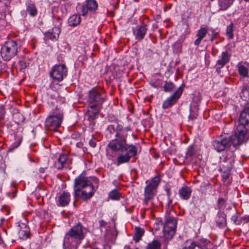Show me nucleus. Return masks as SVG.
Returning <instances> with one entry per match:
<instances>
[{"mask_svg": "<svg viewBox=\"0 0 249 249\" xmlns=\"http://www.w3.org/2000/svg\"><path fill=\"white\" fill-rule=\"evenodd\" d=\"M119 139H112L107 144V147L113 152H126L123 154L120 153L117 157L116 165L128 163L131 158L134 157L137 155V148L132 144H127V135H122L120 133H117Z\"/></svg>", "mask_w": 249, "mask_h": 249, "instance_id": "obj_1", "label": "nucleus"}, {"mask_svg": "<svg viewBox=\"0 0 249 249\" xmlns=\"http://www.w3.org/2000/svg\"><path fill=\"white\" fill-rule=\"evenodd\" d=\"M99 182L97 177H86V174L83 172L74 179V196L80 197L84 201L89 200L96 191L94 184L98 186Z\"/></svg>", "mask_w": 249, "mask_h": 249, "instance_id": "obj_2", "label": "nucleus"}, {"mask_svg": "<svg viewBox=\"0 0 249 249\" xmlns=\"http://www.w3.org/2000/svg\"><path fill=\"white\" fill-rule=\"evenodd\" d=\"M247 142L235 131V133L233 135H219L213 141L212 146L217 152L220 153L224 151L225 152L226 151H231L230 149L231 146H233L235 149H238L241 145Z\"/></svg>", "mask_w": 249, "mask_h": 249, "instance_id": "obj_3", "label": "nucleus"}, {"mask_svg": "<svg viewBox=\"0 0 249 249\" xmlns=\"http://www.w3.org/2000/svg\"><path fill=\"white\" fill-rule=\"evenodd\" d=\"M107 98L105 90L95 87L88 91L87 103L89 106H92V107L103 108V104L107 101Z\"/></svg>", "mask_w": 249, "mask_h": 249, "instance_id": "obj_4", "label": "nucleus"}, {"mask_svg": "<svg viewBox=\"0 0 249 249\" xmlns=\"http://www.w3.org/2000/svg\"><path fill=\"white\" fill-rule=\"evenodd\" d=\"M20 42L18 40H8L2 46L0 55L5 61H9L16 56L20 50Z\"/></svg>", "mask_w": 249, "mask_h": 249, "instance_id": "obj_5", "label": "nucleus"}, {"mask_svg": "<svg viewBox=\"0 0 249 249\" xmlns=\"http://www.w3.org/2000/svg\"><path fill=\"white\" fill-rule=\"evenodd\" d=\"M107 121L110 123H114L117 124L116 126H115V125L112 124L107 125L106 130L107 135H108L110 138H111L112 135L115 134V138L114 139H119V137L118 138L117 137V133L118 132L120 133L122 135H128L127 132L129 131H132V130L131 127L129 125L124 127L123 124H119L120 121L117 118L113 115H108L107 116Z\"/></svg>", "mask_w": 249, "mask_h": 249, "instance_id": "obj_6", "label": "nucleus"}, {"mask_svg": "<svg viewBox=\"0 0 249 249\" xmlns=\"http://www.w3.org/2000/svg\"><path fill=\"white\" fill-rule=\"evenodd\" d=\"M63 119V111L56 107L54 109H52L51 114L45 120V128L52 131H56L61 124Z\"/></svg>", "mask_w": 249, "mask_h": 249, "instance_id": "obj_7", "label": "nucleus"}, {"mask_svg": "<svg viewBox=\"0 0 249 249\" xmlns=\"http://www.w3.org/2000/svg\"><path fill=\"white\" fill-rule=\"evenodd\" d=\"M162 176L158 174L153 178H152L149 182L145 186L144 190V198L143 204L147 205L148 202L152 200L156 195L157 189L159 185Z\"/></svg>", "mask_w": 249, "mask_h": 249, "instance_id": "obj_8", "label": "nucleus"}, {"mask_svg": "<svg viewBox=\"0 0 249 249\" xmlns=\"http://www.w3.org/2000/svg\"><path fill=\"white\" fill-rule=\"evenodd\" d=\"M177 225V221L174 217H170L167 219L163 225L161 238L166 247L175 234Z\"/></svg>", "mask_w": 249, "mask_h": 249, "instance_id": "obj_9", "label": "nucleus"}, {"mask_svg": "<svg viewBox=\"0 0 249 249\" xmlns=\"http://www.w3.org/2000/svg\"><path fill=\"white\" fill-rule=\"evenodd\" d=\"M249 125V107H245L240 112L239 117V124L237 126L235 131L239 135L241 136L247 141L249 136H248V128Z\"/></svg>", "mask_w": 249, "mask_h": 249, "instance_id": "obj_10", "label": "nucleus"}, {"mask_svg": "<svg viewBox=\"0 0 249 249\" xmlns=\"http://www.w3.org/2000/svg\"><path fill=\"white\" fill-rule=\"evenodd\" d=\"M84 238V235L82 230V225L80 222H78L76 225L74 226L65 235L63 247L64 249H67L66 246L67 245H70L73 240L79 241Z\"/></svg>", "mask_w": 249, "mask_h": 249, "instance_id": "obj_11", "label": "nucleus"}, {"mask_svg": "<svg viewBox=\"0 0 249 249\" xmlns=\"http://www.w3.org/2000/svg\"><path fill=\"white\" fill-rule=\"evenodd\" d=\"M235 157L234 151H226L224 152L220 158L222 161L219 166L218 171L231 172L234 166Z\"/></svg>", "mask_w": 249, "mask_h": 249, "instance_id": "obj_12", "label": "nucleus"}, {"mask_svg": "<svg viewBox=\"0 0 249 249\" xmlns=\"http://www.w3.org/2000/svg\"><path fill=\"white\" fill-rule=\"evenodd\" d=\"M68 75V68L67 65H54L49 72V76L53 82H61Z\"/></svg>", "mask_w": 249, "mask_h": 249, "instance_id": "obj_13", "label": "nucleus"}, {"mask_svg": "<svg viewBox=\"0 0 249 249\" xmlns=\"http://www.w3.org/2000/svg\"><path fill=\"white\" fill-rule=\"evenodd\" d=\"M98 7V4L96 0H86L83 3H77L76 11L80 15L85 17L89 14H95Z\"/></svg>", "mask_w": 249, "mask_h": 249, "instance_id": "obj_14", "label": "nucleus"}, {"mask_svg": "<svg viewBox=\"0 0 249 249\" xmlns=\"http://www.w3.org/2000/svg\"><path fill=\"white\" fill-rule=\"evenodd\" d=\"M184 85H182L170 96L164 100L162 105V108L164 110L171 108L176 105L180 98L183 91Z\"/></svg>", "mask_w": 249, "mask_h": 249, "instance_id": "obj_15", "label": "nucleus"}, {"mask_svg": "<svg viewBox=\"0 0 249 249\" xmlns=\"http://www.w3.org/2000/svg\"><path fill=\"white\" fill-rule=\"evenodd\" d=\"M72 159L68 155L62 153L59 155L58 158L54 164V167L58 170L63 169H71V168Z\"/></svg>", "mask_w": 249, "mask_h": 249, "instance_id": "obj_16", "label": "nucleus"}, {"mask_svg": "<svg viewBox=\"0 0 249 249\" xmlns=\"http://www.w3.org/2000/svg\"><path fill=\"white\" fill-rule=\"evenodd\" d=\"M58 20L59 24L57 25H55L51 30L43 33L45 40H50L54 42L58 40L61 33L62 24L61 22H60L61 20L58 19Z\"/></svg>", "mask_w": 249, "mask_h": 249, "instance_id": "obj_17", "label": "nucleus"}, {"mask_svg": "<svg viewBox=\"0 0 249 249\" xmlns=\"http://www.w3.org/2000/svg\"><path fill=\"white\" fill-rule=\"evenodd\" d=\"M148 30L147 25L142 21L140 25H137L132 28V32L135 38L138 41H141L145 37Z\"/></svg>", "mask_w": 249, "mask_h": 249, "instance_id": "obj_18", "label": "nucleus"}, {"mask_svg": "<svg viewBox=\"0 0 249 249\" xmlns=\"http://www.w3.org/2000/svg\"><path fill=\"white\" fill-rule=\"evenodd\" d=\"M201 100V98L198 94L195 96L193 101L190 107V114L188 116L189 120L194 121L196 120L198 115L199 103Z\"/></svg>", "mask_w": 249, "mask_h": 249, "instance_id": "obj_19", "label": "nucleus"}, {"mask_svg": "<svg viewBox=\"0 0 249 249\" xmlns=\"http://www.w3.org/2000/svg\"><path fill=\"white\" fill-rule=\"evenodd\" d=\"M26 219H24L23 222H18V226L20 230L18 231V236L20 239L26 240L30 237V229Z\"/></svg>", "mask_w": 249, "mask_h": 249, "instance_id": "obj_20", "label": "nucleus"}, {"mask_svg": "<svg viewBox=\"0 0 249 249\" xmlns=\"http://www.w3.org/2000/svg\"><path fill=\"white\" fill-rule=\"evenodd\" d=\"M197 150L196 146L192 144L188 146L186 152L185 158L187 162L192 163L193 165L196 164Z\"/></svg>", "mask_w": 249, "mask_h": 249, "instance_id": "obj_21", "label": "nucleus"}, {"mask_svg": "<svg viewBox=\"0 0 249 249\" xmlns=\"http://www.w3.org/2000/svg\"><path fill=\"white\" fill-rule=\"evenodd\" d=\"M70 194L64 191L62 193L58 195L56 197V203L57 206L65 207L68 205L71 200Z\"/></svg>", "mask_w": 249, "mask_h": 249, "instance_id": "obj_22", "label": "nucleus"}, {"mask_svg": "<svg viewBox=\"0 0 249 249\" xmlns=\"http://www.w3.org/2000/svg\"><path fill=\"white\" fill-rule=\"evenodd\" d=\"M192 190L191 187L184 185L178 190V195L180 197L184 200H188L191 196Z\"/></svg>", "mask_w": 249, "mask_h": 249, "instance_id": "obj_23", "label": "nucleus"}, {"mask_svg": "<svg viewBox=\"0 0 249 249\" xmlns=\"http://www.w3.org/2000/svg\"><path fill=\"white\" fill-rule=\"evenodd\" d=\"M231 57V54L229 53L227 50L222 52L221 55L219 56L218 59L216 61V64L224 67L230 62Z\"/></svg>", "mask_w": 249, "mask_h": 249, "instance_id": "obj_24", "label": "nucleus"}, {"mask_svg": "<svg viewBox=\"0 0 249 249\" xmlns=\"http://www.w3.org/2000/svg\"><path fill=\"white\" fill-rule=\"evenodd\" d=\"M89 108L86 111V115L88 117V120H93L97 118L99 112L102 108L98 107H93L92 106H89Z\"/></svg>", "mask_w": 249, "mask_h": 249, "instance_id": "obj_25", "label": "nucleus"}, {"mask_svg": "<svg viewBox=\"0 0 249 249\" xmlns=\"http://www.w3.org/2000/svg\"><path fill=\"white\" fill-rule=\"evenodd\" d=\"M26 12L31 17H36L38 13V10L35 3L31 0H28L26 2Z\"/></svg>", "mask_w": 249, "mask_h": 249, "instance_id": "obj_26", "label": "nucleus"}, {"mask_svg": "<svg viewBox=\"0 0 249 249\" xmlns=\"http://www.w3.org/2000/svg\"><path fill=\"white\" fill-rule=\"evenodd\" d=\"M216 226L224 229L227 226L226 215L223 213H218L216 219Z\"/></svg>", "mask_w": 249, "mask_h": 249, "instance_id": "obj_27", "label": "nucleus"}, {"mask_svg": "<svg viewBox=\"0 0 249 249\" xmlns=\"http://www.w3.org/2000/svg\"><path fill=\"white\" fill-rule=\"evenodd\" d=\"M234 0H217V5L220 11L227 10L233 3Z\"/></svg>", "mask_w": 249, "mask_h": 249, "instance_id": "obj_28", "label": "nucleus"}, {"mask_svg": "<svg viewBox=\"0 0 249 249\" xmlns=\"http://www.w3.org/2000/svg\"><path fill=\"white\" fill-rule=\"evenodd\" d=\"M200 239L196 240H188L184 249H200Z\"/></svg>", "mask_w": 249, "mask_h": 249, "instance_id": "obj_29", "label": "nucleus"}, {"mask_svg": "<svg viewBox=\"0 0 249 249\" xmlns=\"http://www.w3.org/2000/svg\"><path fill=\"white\" fill-rule=\"evenodd\" d=\"M13 120L17 124H20L24 123L25 118L18 109H14L13 114Z\"/></svg>", "mask_w": 249, "mask_h": 249, "instance_id": "obj_30", "label": "nucleus"}, {"mask_svg": "<svg viewBox=\"0 0 249 249\" xmlns=\"http://www.w3.org/2000/svg\"><path fill=\"white\" fill-rule=\"evenodd\" d=\"M22 136L20 135L16 134L15 135V142L12 143L10 146L8 148L7 152H12L14 149L18 148L21 144L22 141Z\"/></svg>", "mask_w": 249, "mask_h": 249, "instance_id": "obj_31", "label": "nucleus"}, {"mask_svg": "<svg viewBox=\"0 0 249 249\" xmlns=\"http://www.w3.org/2000/svg\"><path fill=\"white\" fill-rule=\"evenodd\" d=\"M78 14H74L71 16L68 19L69 25L72 27H75L79 25L81 22V18L79 13Z\"/></svg>", "mask_w": 249, "mask_h": 249, "instance_id": "obj_32", "label": "nucleus"}, {"mask_svg": "<svg viewBox=\"0 0 249 249\" xmlns=\"http://www.w3.org/2000/svg\"><path fill=\"white\" fill-rule=\"evenodd\" d=\"M200 249H214V245L210 240L204 238H200Z\"/></svg>", "mask_w": 249, "mask_h": 249, "instance_id": "obj_33", "label": "nucleus"}, {"mask_svg": "<svg viewBox=\"0 0 249 249\" xmlns=\"http://www.w3.org/2000/svg\"><path fill=\"white\" fill-rule=\"evenodd\" d=\"M144 230L139 227H136L135 228V233L133 236V240L136 243L139 242L144 233Z\"/></svg>", "mask_w": 249, "mask_h": 249, "instance_id": "obj_34", "label": "nucleus"}, {"mask_svg": "<svg viewBox=\"0 0 249 249\" xmlns=\"http://www.w3.org/2000/svg\"><path fill=\"white\" fill-rule=\"evenodd\" d=\"M145 249H161V243L158 239H153L147 243Z\"/></svg>", "mask_w": 249, "mask_h": 249, "instance_id": "obj_35", "label": "nucleus"}, {"mask_svg": "<svg viewBox=\"0 0 249 249\" xmlns=\"http://www.w3.org/2000/svg\"><path fill=\"white\" fill-rule=\"evenodd\" d=\"M30 59L28 57H24L21 58L18 61V64L20 68L19 71H22L26 68L30 66Z\"/></svg>", "mask_w": 249, "mask_h": 249, "instance_id": "obj_36", "label": "nucleus"}, {"mask_svg": "<svg viewBox=\"0 0 249 249\" xmlns=\"http://www.w3.org/2000/svg\"><path fill=\"white\" fill-rule=\"evenodd\" d=\"M163 88L164 92H172L175 90L176 86L173 82L166 81L163 86Z\"/></svg>", "mask_w": 249, "mask_h": 249, "instance_id": "obj_37", "label": "nucleus"}, {"mask_svg": "<svg viewBox=\"0 0 249 249\" xmlns=\"http://www.w3.org/2000/svg\"><path fill=\"white\" fill-rule=\"evenodd\" d=\"M209 31V29L207 27H201L197 31L196 36L203 39L207 35Z\"/></svg>", "mask_w": 249, "mask_h": 249, "instance_id": "obj_38", "label": "nucleus"}, {"mask_svg": "<svg viewBox=\"0 0 249 249\" xmlns=\"http://www.w3.org/2000/svg\"><path fill=\"white\" fill-rule=\"evenodd\" d=\"M226 35L228 36V38L231 39L233 38V23L231 22V24L227 26L226 29Z\"/></svg>", "mask_w": 249, "mask_h": 249, "instance_id": "obj_39", "label": "nucleus"}, {"mask_svg": "<svg viewBox=\"0 0 249 249\" xmlns=\"http://www.w3.org/2000/svg\"><path fill=\"white\" fill-rule=\"evenodd\" d=\"M109 197L112 200H119L121 196L120 193L117 189L112 190L109 194Z\"/></svg>", "mask_w": 249, "mask_h": 249, "instance_id": "obj_40", "label": "nucleus"}, {"mask_svg": "<svg viewBox=\"0 0 249 249\" xmlns=\"http://www.w3.org/2000/svg\"><path fill=\"white\" fill-rule=\"evenodd\" d=\"M174 53H180L182 52V45L179 41H176L173 45Z\"/></svg>", "mask_w": 249, "mask_h": 249, "instance_id": "obj_41", "label": "nucleus"}, {"mask_svg": "<svg viewBox=\"0 0 249 249\" xmlns=\"http://www.w3.org/2000/svg\"><path fill=\"white\" fill-rule=\"evenodd\" d=\"M6 114V110L4 105L0 104V120H3ZM5 125L4 124L0 122V126L3 127Z\"/></svg>", "mask_w": 249, "mask_h": 249, "instance_id": "obj_42", "label": "nucleus"}, {"mask_svg": "<svg viewBox=\"0 0 249 249\" xmlns=\"http://www.w3.org/2000/svg\"><path fill=\"white\" fill-rule=\"evenodd\" d=\"M209 31L211 32V34H209L210 40L213 42L219 36V33L215 31V30L213 28L209 29Z\"/></svg>", "mask_w": 249, "mask_h": 249, "instance_id": "obj_43", "label": "nucleus"}, {"mask_svg": "<svg viewBox=\"0 0 249 249\" xmlns=\"http://www.w3.org/2000/svg\"><path fill=\"white\" fill-rule=\"evenodd\" d=\"M238 72L240 75L246 77L248 75V70L247 68L243 65H241L238 67Z\"/></svg>", "mask_w": 249, "mask_h": 249, "instance_id": "obj_44", "label": "nucleus"}, {"mask_svg": "<svg viewBox=\"0 0 249 249\" xmlns=\"http://www.w3.org/2000/svg\"><path fill=\"white\" fill-rule=\"evenodd\" d=\"M226 200L223 198H219L217 200V207L218 209H223L226 207Z\"/></svg>", "mask_w": 249, "mask_h": 249, "instance_id": "obj_45", "label": "nucleus"}, {"mask_svg": "<svg viewBox=\"0 0 249 249\" xmlns=\"http://www.w3.org/2000/svg\"><path fill=\"white\" fill-rule=\"evenodd\" d=\"M235 214H234L231 217V220L233 222V223L236 225H241V219L240 218H239L238 216V213L236 210H235Z\"/></svg>", "mask_w": 249, "mask_h": 249, "instance_id": "obj_46", "label": "nucleus"}, {"mask_svg": "<svg viewBox=\"0 0 249 249\" xmlns=\"http://www.w3.org/2000/svg\"><path fill=\"white\" fill-rule=\"evenodd\" d=\"M85 125L88 127L91 130H93L94 129V127L95 125V122L93 120H88L86 121Z\"/></svg>", "mask_w": 249, "mask_h": 249, "instance_id": "obj_47", "label": "nucleus"}, {"mask_svg": "<svg viewBox=\"0 0 249 249\" xmlns=\"http://www.w3.org/2000/svg\"><path fill=\"white\" fill-rule=\"evenodd\" d=\"M56 60L58 63L56 64L55 65H66V62L65 61V57L62 54H59L57 56Z\"/></svg>", "mask_w": 249, "mask_h": 249, "instance_id": "obj_48", "label": "nucleus"}, {"mask_svg": "<svg viewBox=\"0 0 249 249\" xmlns=\"http://www.w3.org/2000/svg\"><path fill=\"white\" fill-rule=\"evenodd\" d=\"M222 173L221 178L223 182H226L229 178L231 175V172L229 171H223L220 172Z\"/></svg>", "mask_w": 249, "mask_h": 249, "instance_id": "obj_49", "label": "nucleus"}, {"mask_svg": "<svg viewBox=\"0 0 249 249\" xmlns=\"http://www.w3.org/2000/svg\"><path fill=\"white\" fill-rule=\"evenodd\" d=\"M164 190L166 192V196L167 197H169L171 196L172 192H171V186L169 184H166L164 186Z\"/></svg>", "mask_w": 249, "mask_h": 249, "instance_id": "obj_50", "label": "nucleus"}, {"mask_svg": "<svg viewBox=\"0 0 249 249\" xmlns=\"http://www.w3.org/2000/svg\"><path fill=\"white\" fill-rule=\"evenodd\" d=\"M162 85V81L160 79H157L151 84V85L153 87L157 89H159V88L161 87Z\"/></svg>", "mask_w": 249, "mask_h": 249, "instance_id": "obj_51", "label": "nucleus"}, {"mask_svg": "<svg viewBox=\"0 0 249 249\" xmlns=\"http://www.w3.org/2000/svg\"><path fill=\"white\" fill-rule=\"evenodd\" d=\"M88 60L87 56L85 55H80L77 59V61L79 63H81V65H83L85 62H86Z\"/></svg>", "mask_w": 249, "mask_h": 249, "instance_id": "obj_52", "label": "nucleus"}, {"mask_svg": "<svg viewBox=\"0 0 249 249\" xmlns=\"http://www.w3.org/2000/svg\"><path fill=\"white\" fill-rule=\"evenodd\" d=\"M241 219V224L242 223H247L249 222V215H245L240 217Z\"/></svg>", "mask_w": 249, "mask_h": 249, "instance_id": "obj_53", "label": "nucleus"}, {"mask_svg": "<svg viewBox=\"0 0 249 249\" xmlns=\"http://www.w3.org/2000/svg\"><path fill=\"white\" fill-rule=\"evenodd\" d=\"M89 144L92 148H95L96 146V142L95 141L90 139L89 141Z\"/></svg>", "mask_w": 249, "mask_h": 249, "instance_id": "obj_54", "label": "nucleus"}, {"mask_svg": "<svg viewBox=\"0 0 249 249\" xmlns=\"http://www.w3.org/2000/svg\"><path fill=\"white\" fill-rule=\"evenodd\" d=\"M202 39V38L197 37V38L194 42V44L197 46H199Z\"/></svg>", "mask_w": 249, "mask_h": 249, "instance_id": "obj_55", "label": "nucleus"}, {"mask_svg": "<svg viewBox=\"0 0 249 249\" xmlns=\"http://www.w3.org/2000/svg\"><path fill=\"white\" fill-rule=\"evenodd\" d=\"M100 228H104L107 225V222L103 220H100L99 222Z\"/></svg>", "mask_w": 249, "mask_h": 249, "instance_id": "obj_56", "label": "nucleus"}, {"mask_svg": "<svg viewBox=\"0 0 249 249\" xmlns=\"http://www.w3.org/2000/svg\"><path fill=\"white\" fill-rule=\"evenodd\" d=\"M167 200H168V203L166 205V208H167V209H169L170 206L171 204H172V203L173 202V200H172V199L171 198V197H167Z\"/></svg>", "mask_w": 249, "mask_h": 249, "instance_id": "obj_57", "label": "nucleus"}, {"mask_svg": "<svg viewBox=\"0 0 249 249\" xmlns=\"http://www.w3.org/2000/svg\"><path fill=\"white\" fill-rule=\"evenodd\" d=\"M215 67H216V71L218 73L220 74L221 73V69L223 67H222L221 65L215 64Z\"/></svg>", "mask_w": 249, "mask_h": 249, "instance_id": "obj_58", "label": "nucleus"}, {"mask_svg": "<svg viewBox=\"0 0 249 249\" xmlns=\"http://www.w3.org/2000/svg\"><path fill=\"white\" fill-rule=\"evenodd\" d=\"M242 92H247L248 93L249 96V85H247V86H246L245 88H244L242 89Z\"/></svg>", "mask_w": 249, "mask_h": 249, "instance_id": "obj_59", "label": "nucleus"}, {"mask_svg": "<svg viewBox=\"0 0 249 249\" xmlns=\"http://www.w3.org/2000/svg\"><path fill=\"white\" fill-rule=\"evenodd\" d=\"M6 126L8 128L11 129L13 126L12 123L11 122H8L5 124Z\"/></svg>", "mask_w": 249, "mask_h": 249, "instance_id": "obj_60", "label": "nucleus"}, {"mask_svg": "<svg viewBox=\"0 0 249 249\" xmlns=\"http://www.w3.org/2000/svg\"><path fill=\"white\" fill-rule=\"evenodd\" d=\"M46 168H47V167H45V168L40 167L39 169V173H44L45 172V169H46Z\"/></svg>", "mask_w": 249, "mask_h": 249, "instance_id": "obj_61", "label": "nucleus"}, {"mask_svg": "<svg viewBox=\"0 0 249 249\" xmlns=\"http://www.w3.org/2000/svg\"><path fill=\"white\" fill-rule=\"evenodd\" d=\"M115 77L113 74H112L111 75L109 76V80H113L115 79Z\"/></svg>", "mask_w": 249, "mask_h": 249, "instance_id": "obj_62", "label": "nucleus"}, {"mask_svg": "<svg viewBox=\"0 0 249 249\" xmlns=\"http://www.w3.org/2000/svg\"><path fill=\"white\" fill-rule=\"evenodd\" d=\"M83 145V143L82 142H78L76 144V146L79 147H81V145Z\"/></svg>", "mask_w": 249, "mask_h": 249, "instance_id": "obj_63", "label": "nucleus"}, {"mask_svg": "<svg viewBox=\"0 0 249 249\" xmlns=\"http://www.w3.org/2000/svg\"><path fill=\"white\" fill-rule=\"evenodd\" d=\"M124 249H131V248H130V247L129 246L125 245L124 247Z\"/></svg>", "mask_w": 249, "mask_h": 249, "instance_id": "obj_64", "label": "nucleus"}]
</instances>
